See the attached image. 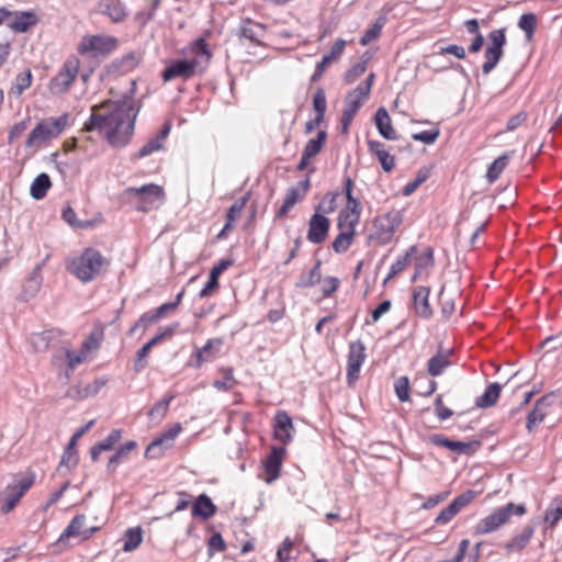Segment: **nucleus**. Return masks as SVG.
Here are the masks:
<instances>
[{"mask_svg":"<svg viewBox=\"0 0 562 562\" xmlns=\"http://www.w3.org/2000/svg\"><path fill=\"white\" fill-rule=\"evenodd\" d=\"M124 193L133 201L135 209L142 212L155 209L165 198L162 188L153 183L127 188Z\"/></svg>","mask_w":562,"mask_h":562,"instance_id":"nucleus-9","label":"nucleus"},{"mask_svg":"<svg viewBox=\"0 0 562 562\" xmlns=\"http://www.w3.org/2000/svg\"><path fill=\"white\" fill-rule=\"evenodd\" d=\"M181 426L177 424L151 441L145 451L146 458H160L167 449L172 447L173 440L181 432Z\"/></svg>","mask_w":562,"mask_h":562,"instance_id":"nucleus-14","label":"nucleus"},{"mask_svg":"<svg viewBox=\"0 0 562 562\" xmlns=\"http://www.w3.org/2000/svg\"><path fill=\"white\" fill-rule=\"evenodd\" d=\"M526 513V507L522 504L515 505L513 503L506 506L496 508L485 518L481 519L475 526V535H485L497 530L505 525L512 515L522 516Z\"/></svg>","mask_w":562,"mask_h":562,"instance_id":"nucleus-6","label":"nucleus"},{"mask_svg":"<svg viewBox=\"0 0 562 562\" xmlns=\"http://www.w3.org/2000/svg\"><path fill=\"white\" fill-rule=\"evenodd\" d=\"M61 331L59 329H49L43 333L33 334L31 344L36 351H45L48 348H60L64 351L61 357L54 355V366L68 378L70 370V349L60 341Z\"/></svg>","mask_w":562,"mask_h":562,"instance_id":"nucleus-3","label":"nucleus"},{"mask_svg":"<svg viewBox=\"0 0 562 562\" xmlns=\"http://www.w3.org/2000/svg\"><path fill=\"white\" fill-rule=\"evenodd\" d=\"M439 136V130L423 131L420 133L413 134V139L422 142L424 144H432Z\"/></svg>","mask_w":562,"mask_h":562,"instance_id":"nucleus-64","label":"nucleus"},{"mask_svg":"<svg viewBox=\"0 0 562 562\" xmlns=\"http://www.w3.org/2000/svg\"><path fill=\"white\" fill-rule=\"evenodd\" d=\"M359 215L357 212L341 211L338 217V227L340 231H351L355 233V227L359 223Z\"/></svg>","mask_w":562,"mask_h":562,"instance_id":"nucleus-41","label":"nucleus"},{"mask_svg":"<svg viewBox=\"0 0 562 562\" xmlns=\"http://www.w3.org/2000/svg\"><path fill=\"white\" fill-rule=\"evenodd\" d=\"M383 25H384L383 19L376 20L375 23L369 30L366 31V33L363 34V36L360 40V44L366 46V45L370 44L371 42H373L374 40H376L381 34V30H382Z\"/></svg>","mask_w":562,"mask_h":562,"instance_id":"nucleus-51","label":"nucleus"},{"mask_svg":"<svg viewBox=\"0 0 562 562\" xmlns=\"http://www.w3.org/2000/svg\"><path fill=\"white\" fill-rule=\"evenodd\" d=\"M562 518V509L555 502L546 510L543 520L549 528H554L559 520Z\"/></svg>","mask_w":562,"mask_h":562,"instance_id":"nucleus-54","label":"nucleus"},{"mask_svg":"<svg viewBox=\"0 0 562 562\" xmlns=\"http://www.w3.org/2000/svg\"><path fill=\"white\" fill-rule=\"evenodd\" d=\"M248 202V195H244L239 198L235 203L229 207L226 215V224L217 235L218 238L225 236L228 232H231L234 227V223L237 218H239L246 203Z\"/></svg>","mask_w":562,"mask_h":562,"instance_id":"nucleus-28","label":"nucleus"},{"mask_svg":"<svg viewBox=\"0 0 562 562\" xmlns=\"http://www.w3.org/2000/svg\"><path fill=\"white\" fill-rule=\"evenodd\" d=\"M70 85V68L68 63H65L63 70L58 76L52 79L49 89L53 93L58 94L66 92Z\"/></svg>","mask_w":562,"mask_h":562,"instance_id":"nucleus-32","label":"nucleus"},{"mask_svg":"<svg viewBox=\"0 0 562 562\" xmlns=\"http://www.w3.org/2000/svg\"><path fill=\"white\" fill-rule=\"evenodd\" d=\"M308 189L310 179H305L299 182L296 186L289 188L285 192L283 204L278 211L277 216H285L288 212L306 195Z\"/></svg>","mask_w":562,"mask_h":562,"instance_id":"nucleus-16","label":"nucleus"},{"mask_svg":"<svg viewBox=\"0 0 562 562\" xmlns=\"http://www.w3.org/2000/svg\"><path fill=\"white\" fill-rule=\"evenodd\" d=\"M313 106L316 112V123H319L326 112V95L323 89H318L313 98Z\"/></svg>","mask_w":562,"mask_h":562,"instance_id":"nucleus-50","label":"nucleus"},{"mask_svg":"<svg viewBox=\"0 0 562 562\" xmlns=\"http://www.w3.org/2000/svg\"><path fill=\"white\" fill-rule=\"evenodd\" d=\"M376 128L382 137L389 140H396L398 138L395 130L392 126L391 117L384 108H379L374 116Z\"/></svg>","mask_w":562,"mask_h":562,"instance_id":"nucleus-22","label":"nucleus"},{"mask_svg":"<svg viewBox=\"0 0 562 562\" xmlns=\"http://www.w3.org/2000/svg\"><path fill=\"white\" fill-rule=\"evenodd\" d=\"M136 112L131 99L106 101L91 108L89 122H82V130L97 128L113 147L125 146L133 133Z\"/></svg>","mask_w":562,"mask_h":562,"instance_id":"nucleus-1","label":"nucleus"},{"mask_svg":"<svg viewBox=\"0 0 562 562\" xmlns=\"http://www.w3.org/2000/svg\"><path fill=\"white\" fill-rule=\"evenodd\" d=\"M509 158L510 154L506 153L493 161V164L488 167L486 173V178L490 182H494L499 178L501 173L508 165Z\"/></svg>","mask_w":562,"mask_h":562,"instance_id":"nucleus-37","label":"nucleus"},{"mask_svg":"<svg viewBox=\"0 0 562 562\" xmlns=\"http://www.w3.org/2000/svg\"><path fill=\"white\" fill-rule=\"evenodd\" d=\"M367 70V63L362 61L352 66L344 77L346 83L350 85L361 77Z\"/></svg>","mask_w":562,"mask_h":562,"instance_id":"nucleus-60","label":"nucleus"},{"mask_svg":"<svg viewBox=\"0 0 562 562\" xmlns=\"http://www.w3.org/2000/svg\"><path fill=\"white\" fill-rule=\"evenodd\" d=\"M502 391V385L498 383L490 384L484 393L476 398V406L480 408H487L496 404Z\"/></svg>","mask_w":562,"mask_h":562,"instance_id":"nucleus-31","label":"nucleus"},{"mask_svg":"<svg viewBox=\"0 0 562 562\" xmlns=\"http://www.w3.org/2000/svg\"><path fill=\"white\" fill-rule=\"evenodd\" d=\"M355 233L351 231H340L339 235L333 241V248L336 252L346 251L352 243Z\"/></svg>","mask_w":562,"mask_h":562,"instance_id":"nucleus-47","label":"nucleus"},{"mask_svg":"<svg viewBox=\"0 0 562 562\" xmlns=\"http://www.w3.org/2000/svg\"><path fill=\"white\" fill-rule=\"evenodd\" d=\"M427 178L428 172L425 170H419L416 178L404 187L403 195L409 196L411 194H413L417 190V188L426 181Z\"/></svg>","mask_w":562,"mask_h":562,"instance_id":"nucleus-58","label":"nucleus"},{"mask_svg":"<svg viewBox=\"0 0 562 562\" xmlns=\"http://www.w3.org/2000/svg\"><path fill=\"white\" fill-rule=\"evenodd\" d=\"M144 539V531L142 527H132L124 531L122 536L123 547L125 553H131L139 548Z\"/></svg>","mask_w":562,"mask_h":562,"instance_id":"nucleus-25","label":"nucleus"},{"mask_svg":"<svg viewBox=\"0 0 562 562\" xmlns=\"http://www.w3.org/2000/svg\"><path fill=\"white\" fill-rule=\"evenodd\" d=\"M192 52L194 53V57L176 60L164 70L162 78L165 81H170L176 78L188 79L196 72L204 70L211 57L204 40H196L192 45Z\"/></svg>","mask_w":562,"mask_h":562,"instance_id":"nucleus-2","label":"nucleus"},{"mask_svg":"<svg viewBox=\"0 0 562 562\" xmlns=\"http://www.w3.org/2000/svg\"><path fill=\"white\" fill-rule=\"evenodd\" d=\"M319 280H321L319 262H317L307 276H301L296 285L299 288H310V286L318 283Z\"/></svg>","mask_w":562,"mask_h":562,"instance_id":"nucleus-52","label":"nucleus"},{"mask_svg":"<svg viewBox=\"0 0 562 562\" xmlns=\"http://www.w3.org/2000/svg\"><path fill=\"white\" fill-rule=\"evenodd\" d=\"M240 35L251 42L259 43L260 38L265 35V27L259 23L246 21L240 27Z\"/></svg>","mask_w":562,"mask_h":562,"instance_id":"nucleus-36","label":"nucleus"},{"mask_svg":"<svg viewBox=\"0 0 562 562\" xmlns=\"http://www.w3.org/2000/svg\"><path fill=\"white\" fill-rule=\"evenodd\" d=\"M162 147L161 139L159 137L151 138L148 140L138 151V157H146L154 151L159 150Z\"/></svg>","mask_w":562,"mask_h":562,"instance_id":"nucleus-63","label":"nucleus"},{"mask_svg":"<svg viewBox=\"0 0 562 562\" xmlns=\"http://www.w3.org/2000/svg\"><path fill=\"white\" fill-rule=\"evenodd\" d=\"M543 406H544V398L538 400L533 409L529 413L527 425H526L529 431L532 430L533 426H536L537 424H539L543 420L544 415H546V413L543 411Z\"/></svg>","mask_w":562,"mask_h":562,"instance_id":"nucleus-43","label":"nucleus"},{"mask_svg":"<svg viewBox=\"0 0 562 562\" xmlns=\"http://www.w3.org/2000/svg\"><path fill=\"white\" fill-rule=\"evenodd\" d=\"M395 392L401 402L409 400V380L407 376H401L395 382Z\"/></svg>","mask_w":562,"mask_h":562,"instance_id":"nucleus-57","label":"nucleus"},{"mask_svg":"<svg viewBox=\"0 0 562 562\" xmlns=\"http://www.w3.org/2000/svg\"><path fill=\"white\" fill-rule=\"evenodd\" d=\"M366 357V347L360 340L353 341L349 345L347 361V382L349 385H353L359 379L360 369Z\"/></svg>","mask_w":562,"mask_h":562,"instance_id":"nucleus-12","label":"nucleus"},{"mask_svg":"<svg viewBox=\"0 0 562 562\" xmlns=\"http://www.w3.org/2000/svg\"><path fill=\"white\" fill-rule=\"evenodd\" d=\"M503 56V48L499 49H485V63L482 66V70L485 75L490 74L497 65Z\"/></svg>","mask_w":562,"mask_h":562,"instance_id":"nucleus-44","label":"nucleus"},{"mask_svg":"<svg viewBox=\"0 0 562 562\" xmlns=\"http://www.w3.org/2000/svg\"><path fill=\"white\" fill-rule=\"evenodd\" d=\"M35 481V473L27 471L21 476L15 477L13 485H8L0 494V510L8 514L16 506L20 499L24 496L26 491L31 488Z\"/></svg>","mask_w":562,"mask_h":562,"instance_id":"nucleus-8","label":"nucleus"},{"mask_svg":"<svg viewBox=\"0 0 562 562\" xmlns=\"http://www.w3.org/2000/svg\"><path fill=\"white\" fill-rule=\"evenodd\" d=\"M537 18L533 13H525L520 16L518 26L525 32L527 40H531L535 34Z\"/></svg>","mask_w":562,"mask_h":562,"instance_id":"nucleus-45","label":"nucleus"},{"mask_svg":"<svg viewBox=\"0 0 562 562\" xmlns=\"http://www.w3.org/2000/svg\"><path fill=\"white\" fill-rule=\"evenodd\" d=\"M430 441L436 446H442L457 453H467L471 447V443L462 441H453L445 438L441 435H434L430 437Z\"/></svg>","mask_w":562,"mask_h":562,"instance_id":"nucleus-33","label":"nucleus"},{"mask_svg":"<svg viewBox=\"0 0 562 562\" xmlns=\"http://www.w3.org/2000/svg\"><path fill=\"white\" fill-rule=\"evenodd\" d=\"M535 528L532 526H526L519 535L515 536L506 543V553L510 554L513 552H520L529 543Z\"/></svg>","mask_w":562,"mask_h":562,"instance_id":"nucleus-29","label":"nucleus"},{"mask_svg":"<svg viewBox=\"0 0 562 562\" xmlns=\"http://www.w3.org/2000/svg\"><path fill=\"white\" fill-rule=\"evenodd\" d=\"M404 214L400 210H392L384 215L376 217L373 222V229L370 234V239L379 245L390 243L396 232L402 225Z\"/></svg>","mask_w":562,"mask_h":562,"instance_id":"nucleus-7","label":"nucleus"},{"mask_svg":"<svg viewBox=\"0 0 562 562\" xmlns=\"http://www.w3.org/2000/svg\"><path fill=\"white\" fill-rule=\"evenodd\" d=\"M110 265V260L94 248H86L72 262L76 277L82 282L97 279Z\"/></svg>","mask_w":562,"mask_h":562,"instance_id":"nucleus-4","label":"nucleus"},{"mask_svg":"<svg viewBox=\"0 0 562 562\" xmlns=\"http://www.w3.org/2000/svg\"><path fill=\"white\" fill-rule=\"evenodd\" d=\"M490 44L486 49H499L506 44L505 29L494 30L488 35Z\"/></svg>","mask_w":562,"mask_h":562,"instance_id":"nucleus-55","label":"nucleus"},{"mask_svg":"<svg viewBox=\"0 0 562 562\" xmlns=\"http://www.w3.org/2000/svg\"><path fill=\"white\" fill-rule=\"evenodd\" d=\"M477 495L479 492L468 490L461 495L457 496L451 502V504L456 507L458 512H460L462 508L467 507Z\"/></svg>","mask_w":562,"mask_h":562,"instance_id":"nucleus-56","label":"nucleus"},{"mask_svg":"<svg viewBox=\"0 0 562 562\" xmlns=\"http://www.w3.org/2000/svg\"><path fill=\"white\" fill-rule=\"evenodd\" d=\"M222 346L223 340L221 338L207 340L204 347L196 350L190 364L194 368H200L203 363L215 360Z\"/></svg>","mask_w":562,"mask_h":562,"instance_id":"nucleus-17","label":"nucleus"},{"mask_svg":"<svg viewBox=\"0 0 562 562\" xmlns=\"http://www.w3.org/2000/svg\"><path fill=\"white\" fill-rule=\"evenodd\" d=\"M429 289L426 286H417L413 293L414 310L424 318H429L432 315L429 304Z\"/></svg>","mask_w":562,"mask_h":562,"instance_id":"nucleus-21","label":"nucleus"},{"mask_svg":"<svg viewBox=\"0 0 562 562\" xmlns=\"http://www.w3.org/2000/svg\"><path fill=\"white\" fill-rule=\"evenodd\" d=\"M116 38L109 35H87L81 40L78 50L81 54L92 56L105 55L111 53L116 47Z\"/></svg>","mask_w":562,"mask_h":562,"instance_id":"nucleus-10","label":"nucleus"},{"mask_svg":"<svg viewBox=\"0 0 562 562\" xmlns=\"http://www.w3.org/2000/svg\"><path fill=\"white\" fill-rule=\"evenodd\" d=\"M98 11L109 16L114 23L124 21L127 15L126 8L120 0H100Z\"/></svg>","mask_w":562,"mask_h":562,"instance_id":"nucleus-20","label":"nucleus"},{"mask_svg":"<svg viewBox=\"0 0 562 562\" xmlns=\"http://www.w3.org/2000/svg\"><path fill=\"white\" fill-rule=\"evenodd\" d=\"M232 265L233 260L222 259L217 265H215L212 268L209 281L200 292L201 297H206L210 295V293L218 285V277L221 276V273Z\"/></svg>","mask_w":562,"mask_h":562,"instance_id":"nucleus-26","label":"nucleus"},{"mask_svg":"<svg viewBox=\"0 0 562 562\" xmlns=\"http://www.w3.org/2000/svg\"><path fill=\"white\" fill-rule=\"evenodd\" d=\"M284 454L283 448H273L265 462V471L268 475L267 483H272L280 473L282 457Z\"/></svg>","mask_w":562,"mask_h":562,"instance_id":"nucleus-23","label":"nucleus"},{"mask_svg":"<svg viewBox=\"0 0 562 562\" xmlns=\"http://www.w3.org/2000/svg\"><path fill=\"white\" fill-rule=\"evenodd\" d=\"M121 439V430H113L110 435L98 443V450L109 451L111 450Z\"/></svg>","mask_w":562,"mask_h":562,"instance_id":"nucleus-62","label":"nucleus"},{"mask_svg":"<svg viewBox=\"0 0 562 562\" xmlns=\"http://www.w3.org/2000/svg\"><path fill=\"white\" fill-rule=\"evenodd\" d=\"M103 385V381L94 380L91 383H88L85 387L77 386L76 397L82 400L95 395Z\"/></svg>","mask_w":562,"mask_h":562,"instance_id":"nucleus-49","label":"nucleus"},{"mask_svg":"<svg viewBox=\"0 0 562 562\" xmlns=\"http://www.w3.org/2000/svg\"><path fill=\"white\" fill-rule=\"evenodd\" d=\"M103 329H93L83 340L77 355L72 356V368L77 364L90 362L97 355L102 341Z\"/></svg>","mask_w":562,"mask_h":562,"instance_id":"nucleus-11","label":"nucleus"},{"mask_svg":"<svg viewBox=\"0 0 562 562\" xmlns=\"http://www.w3.org/2000/svg\"><path fill=\"white\" fill-rule=\"evenodd\" d=\"M36 23V18L31 12H12V18L8 21V27L15 32H26Z\"/></svg>","mask_w":562,"mask_h":562,"instance_id":"nucleus-27","label":"nucleus"},{"mask_svg":"<svg viewBox=\"0 0 562 562\" xmlns=\"http://www.w3.org/2000/svg\"><path fill=\"white\" fill-rule=\"evenodd\" d=\"M415 247H411V249L405 254L403 255L402 257H400L392 266H391V269H390V272L386 277V279L384 280V283H386L389 280L393 279L395 276H397L398 273H401L408 265H409V261H411V252H414L415 251Z\"/></svg>","mask_w":562,"mask_h":562,"instance_id":"nucleus-42","label":"nucleus"},{"mask_svg":"<svg viewBox=\"0 0 562 562\" xmlns=\"http://www.w3.org/2000/svg\"><path fill=\"white\" fill-rule=\"evenodd\" d=\"M216 512V507L211 498L202 494L200 495L192 506V516L207 519L212 517Z\"/></svg>","mask_w":562,"mask_h":562,"instance_id":"nucleus-30","label":"nucleus"},{"mask_svg":"<svg viewBox=\"0 0 562 562\" xmlns=\"http://www.w3.org/2000/svg\"><path fill=\"white\" fill-rule=\"evenodd\" d=\"M439 304L442 318L449 319L456 310L453 295L450 293H446L445 290H441L439 294Z\"/></svg>","mask_w":562,"mask_h":562,"instance_id":"nucleus-40","label":"nucleus"},{"mask_svg":"<svg viewBox=\"0 0 562 562\" xmlns=\"http://www.w3.org/2000/svg\"><path fill=\"white\" fill-rule=\"evenodd\" d=\"M327 134L325 131H321L317 134L316 138L310 139L305 148L303 150V155H305V158H314L323 148L325 142H326Z\"/></svg>","mask_w":562,"mask_h":562,"instance_id":"nucleus-38","label":"nucleus"},{"mask_svg":"<svg viewBox=\"0 0 562 562\" xmlns=\"http://www.w3.org/2000/svg\"><path fill=\"white\" fill-rule=\"evenodd\" d=\"M373 80L374 74H370L364 81L347 94L344 111L356 115L363 101L369 97Z\"/></svg>","mask_w":562,"mask_h":562,"instance_id":"nucleus-15","label":"nucleus"},{"mask_svg":"<svg viewBox=\"0 0 562 562\" xmlns=\"http://www.w3.org/2000/svg\"><path fill=\"white\" fill-rule=\"evenodd\" d=\"M67 123V114L40 121L29 134L25 146L31 149H38L46 142L59 136Z\"/></svg>","mask_w":562,"mask_h":562,"instance_id":"nucleus-5","label":"nucleus"},{"mask_svg":"<svg viewBox=\"0 0 562 562\" xmlns=\"http://www.w3.org/2000/svg\"><path fill=\"white\" fill-rule=\"evenodd\" d=\"M450 366L449 353L439 352L428 361V373L431 376L440 375Z\"/></svg>","mask_w":562,"mask_h":562,"instance_id":"nucleus-34","label":"nucleus"},{"mask_svg":"<svg viewBox=\"0 0 562 562\" xmlns=\"http://www.w3.org/2000/svg\"><path fill=\"white\" fill-rule=\"evenodd\" d=\"M172 398H173V396L170 395V396L159 401L158 403H156L154 405V407L149 411L148 417L151 420L160 422L165 417V415L167 414L168 408H169V404L172 401Z\"/></svg>","mask_w":562,"mask_h":562,"instance_id":"nucleus-46","label":"nucleus"},{"mask_svg":"<svg viewBox=\"0 0 562 562\" xmlns=\"http://www.w3.org/2000/svg\"><path fill=\"white\" fill-rule=\"evenodd\" d=\"M368 148L371 154L378 157L381 167L385 172L393 170L395 166L394 157L384 149V145L382 143L369 139Z\"/></svg>","mask_w":562,"mask_h":562,"instance_id":"nucleus-24","label":"nucleus"},{"mask_svg":"<svg viewBox=\"0 0 562 562\" xmlns=\"http://www.w3.org/2000/svg\"><path fill=\"white\" fill-rule=\"evenodd\" d=\"M329 221L326 216L315 213L308 223L307 239L313 244H321L326 239Z\"/></svg>","mask_w":562,"mask_h":562,"instance_id":"nucleus-18","label":"nucleus"},{"mask_svg":"<svg viewBox=\"0 0 562 562\" xmlns=\"http://www.w3.org/2000/svg\"><path fill=\"white\" fill-rule=\"evenodd\" d=\"M222 373H223V380H215L213 383L214 387H216L217 390H223V391L232 390L236 384V380L234 379V375H233V370L229 368L223 369Z\"/></svg>","mask_w":562,"mask_h":562,"instance_id":"nucleus-53","label":"nucleus"},{"mask_svg":"<svg viewBox=\"0 0 562 562\" xmlns=\"http://www.w3.org/2000/svg\"><path fill=\"white\" fill-rule=\"evenodd\" d=\"M32 83V72L31 70H26L21 72L15 78L14 90L16 94H22L25 89H27Z\"/></svg>","mask_w":562,"mask_h":562,"instance_id":"nucleus-59","label":"nucleus"},{"mask_svg":"<svg viewBox=\"0 0 562 562\" xmlns=\"http://www.w3.org/2000/svg\"><path fill=\"white\" fill-rule=\"evenodd\" d=\"M143 1H144L143 9L136 13L135 19L142 25H145L147 22H149L154 18L155 11L160 4V0H143Z\"/></svg>","mask_w":562,"mask_h":562,"instance_id":"nucleus-39","label":"nucleus"},{"mask_svg":"<svg viewBox=\"0 0 562 562\" xmlns=\"http://www.w3.org/2000/svg\"><path fill=\"white\" fill-rule=\"evenodd\" d=\"M100 528L101 521L92 513L77 514L72 518V538H79L81 541L89 539Z\"/></svg>","mask_w":562,"mask_h":562,"instance_id":"nucleus-13","label":"nucleus"},{"mask_svg":"<svg viewBox=\"0 0 562 562\" xmlns=\"http://www.w3.org/2000/svg\"><path fill=\"white\" fill-rule=\"evenodd\" d=\"M274 437L280 442L286 445L292 439V431L294 430V426L292 423V418L288 413L280 411L276 414L274 417Z\"/></svg>","mask_w":562,"mask_h":562,"instance_id":"nucleus-19","label":"nucleus"},{"mask_svg":"<svg viewBox=\"0 0 562 562\" xmlns=\"http://www.w3.org/2000/svg\"><path fill=\"white\" fill-rule=\"evenodd\" d=\"M336 209V194L327 193L316 207V213L328 214Z\"/></svg>","mask_w":562,"mask_h":562,"instance_id":"nucleus-61","label":"nucleus"},{"mask_svg":"<svg viewBox=\"0 0 562 562\" xmlns=\"http://www.w3.org/2000/svg\"><path fill=\"white\" fill-rule=\"evenodd\" d=\"M50 187V179L46 173H40L32 182L30 193L35 200H41L45 196Z\"/></svg>","mask_w":562,"mask_h":562,"instance_id":"nucleus-35","label":"nucleus"},{"mask_svg":"<svg viewBox=\"0 0 562 562\" xmlns=\"http://www.w3.org/2000/svg\"><path fill=\"white\" fill-rule=\"evenodd\" d=\"M158 318L153 311L144 313L135 325L130 329V335H134L138 329L144 333L149 326L156 324Z\"/></svg>","mask_w":562,"mask_h":562,"instance_id":"nucleus-48","label":"nucleus"}]
</instances>
